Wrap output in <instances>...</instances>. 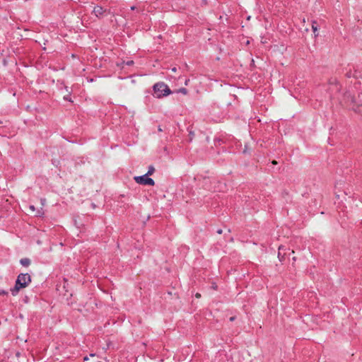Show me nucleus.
Listing matches in <instances>:
<instances>
[{"label":"nucleus","mask_w":362,"mask_h":362,"mask_svg":"<svg viewBox=\"0 0 362 362\" xmlns=\"http://www.w3.org/2000/svg\"><path fill=\"white\" fill-rule=\"evenodd\" d=\"M235 320V317H230V321H233Z\"/></svg>","instance_id":"14"},{"label":"nucleus","mask_w":362,"mask_h":362,"mask_svg":"<svg viewBox=\"0 0 362 362\" xmlns=\"http://www.w3.org/2000/svg\"><path fill=\"white\" fill-rule=\"evenodd\" d=\"M0 124H1V122L0 121Z\"/></svg>","instance_id":"21"},{"label":"nucleus","mask_w":362,"mask_h":362,"mask_svg":"<svg viewBox=\"0 0 362 362\" xmlns=\"http://www.w3.org/2000/svg\"><path fill=\"white\" fill-rule=\"evenodd\" d=\"M179 92H180V93H183V94H187V90L186 88H182L181 89H180Z\"/></svg>","instance_id":"10"},{"label":"nucleus","mask_w":362,"mask_h":362,"mask_svg":"<svg viewBox=\"0 0 362 362\" xmlns=\"http://www.w3.org/2000/svg\"><path fill=\"white\" fill-rule=\"evenodd\" d=\"M44 214L43 211H42V208H41L40 209H38L35 214V216H42Z\"/></svg>","instance_id":"9"},{"label":"nucleus","mask_w":362,"mask_h":362,"mask_svg":"<svg viewBox=\"0 0 362 362\" xmlns=\"http://www.w3.org/2000/svg\"><path fill=\"white\" fill-rule=\"evenodd\" d=\"M189 79L186 80V81H185V85H187V84H188V83H189Z\"/></svg>","instance_id":"15"},{"label":"nucleus","mask_w":362,"mask_h":362,"mask_svg":"<svg viewBox=\"0 0 362 362\" xmlns=\"http://www.w3.org/2000/svg\"><path fill=\"white\" fill-rule=\"evenodd\" d=\"M172 71H173V72H176L177 69H176L175 67H174V68H173V69H172Z\"/></svg>","instance_id":"13"},{"label":"nucleus","mask_w":362,"mask_h":362,"mask_svg":"<svg viewBox=\"0 0 362 362\" xmlns=\"http://www.w3.org/2000/svg\"><path fill=\"white\" fill-rule=\"evenodd\" d=\"M0 294H7V292L3 291L1 293H0Z\"/></svg>","instance_id":"16"},{"label":"nucleus","mask_w":362,"mask_h":362,"mask_svg":"<svg viewBox=\"0 0 362 362\" xmlns=\"http://www.w3.org/2000/svg\"><path fill=\"white\" fill-rule=\"evenodd\" d=\"M30 281L31 278L28 274H21L18 276L16 284L13 288H11V291L18 292L21 288H25Z\"/></svg>","instance_id":"1"},{"label":"nucleus","mask_w":362,"mask_h":362,"mask_svg":"<svg viewBox=\"0 0 362 362\" xmlns=\"http://www.w3.org/2000/svg\"><path fill=\"white\" fill-rule=\"evenodd\" d=\"M20 262L23 267H28L30 264V260L28 258H23Z\"/></svg>","instance_id":"5"},{"label":"nucleus","mask_w":362,"mask_h":362,"mask_svg":"<svg viewBox=\"0 0 362 362\" xmlns=\"http://www.w3.org/2000/svg\"><path fill=\"white\" fill-rule=\"evenodd\" d=\"M93 12L96 16V17L102 18L104 16L105 13L106 12V10L100 6H95L93 8Z\"/></svg>","instance_id":"4"},{"label":"nucleus","mask_w":362,"mask_h":362,"mask_svg":"<svg viewBox=\"0 0 362 362\" xmlns=\"http://www.w3.org/2000/svg\"><path fill=\"white\" fill-rule=\"evenodd\" d=\"M272 163H273L274 165H276L277 163H276V160H273V161H272Z\"/></svg>","instance_id":"17"},{"label":"nucleus","mask_w":362,"mask_h":362,"mask_svg":"<svg viewBox=\"0 0 362 362\" xmlns=\"http://www.w3.org/2000/svg\"><path fill=\"white\" fill-rule=\"evenodd\" d=\"M218 233L219 234L222 233V230H218Z\"/></svg>","instance_id":"18"},{"label":"nucleus","mask_w":362,"mask_h":362,"mask_svg":"<svg viewBox=\"0 0 362 362\" xmlns=\"http://www.w3.org/2000/svg\"><path fill=\"white\" fill-rule=\"evenodd\" d=\"M352 109L359 114H362V106H358L356 108L352 107Z\"/></svg>","instance_id":"8"},{"label":"nucleus","mask_w":362,"mask_h":362,"mask_svg":"<svg viewBox=\"0 0 362 362\" xmlns=\"http://www.w3.org/2000/svg\"><path fill=\"white\" fill-rule=\"evenodd\" d=\"M154 171H155V168H153V166L150 165L148 167V172L146 174L148 175H151L154 173Z\"/></svg>","instance_id":"7"},{"label":"nucleus","mask_w":362,"mask_h":362,"mask_svg":"<svg viewBox=\"0 0 362 362\" xmlns=\"http://www.w3.org/2000/svg\"><path fill=\"white\" fill-rule=\"evenodd\" d=\"M90 356H92V357H93V356H95V354H90Z\"/></svg>","instance_id":"19"},{"label":"nucleus","mask_w":362,"mask_h":362,"mask_svg":"<svg viewBox=\"0 0 362 362\" xmlns=\"http://www.w3.org/2000/svg\"><path fill=\"white\" fill-rule=\"evenodd\" d=\"M88 357H87V356L84 357V360H85V361H86V360H88Z\"/></svg>","instance_id":"20"},{"label":"nucleus","mask_w":362,"mask_h":362,"mask_svg":"<svg viewBox=\"0 0 362 362\" xmlns=\"http://www.w3.org/2000/svg\"><path fill=\"white\" fill-rule=\"evenodd\" d=\"M127 64L128 65H131V64H133V62H132V61H131V62H128Z\"/></svg>","instance_id":"12"},{"label":"nucleus","mask_w":362,"mask_h":362,"mask_svg":"<svg viewBox=\"0 0 362 362\" xmlns=\"http://www.w3.org/2000/svg\"><path fill=\"white\" fill-rule=\"evenodd\" d=\"M153 88L154 95L158 98L167 96L171 93L170 89L163 82H159L156 83L153 86Z\"/></svg>","instance_id":"2"},{"label":"nucleus","mask_w":362,"mask_h":362,"mask_svg":"<svg viewBox=\"0 0 362 362\" xmlns=\"http://www.w3.org/2000/svg\"><path fill=\"white\" fill-rule=\"evenodd\" d=\"M148 176L149 175L146 174L141 176H136L134 177V180L136 183L140 185L153 186L155 182L152 178L148 177Z\"/></svg>","instance_id":"3"},{"label":"nucleus","mask_w":362,"mask_h":362,"mask_svg":"<svg viewBox=\"0 0 362 362\" xmlns=\"http://www.w3.org/2000/svg\"><path fill=\"white\" fill-rule=\"evenodd\" d=\"M315 24H316V22L315 21H313L312 29H313V32L315 33V35L317 36L318 35V33H317V25Z\"/></svg>","instance_id":"6"},{"label":"nucleus","mask_w":362,"mask_h":362,"mask_svg":"<svg viewBox=\"0 0 362 362\" xmlns=\"http://www.w3.org/2000/svg\"><path fill=\"white\" fill-rule=\"evenodd\" d=\"M30 209L32 211H35V206L33 205H30L29 206Z\"/></svg>","instance_id":"11"}]
</instances>
